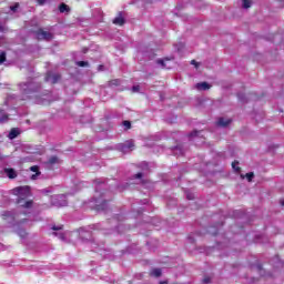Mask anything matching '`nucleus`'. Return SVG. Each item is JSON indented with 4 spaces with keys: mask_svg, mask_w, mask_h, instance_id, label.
I'll return each mask as SVG.
<instances>
[{
    "mask_svg": "<svg viewBox=\"0 0 284 284\" xmlns=\"http://www.w3.org/2000/svg\"><path fill=\"white\" fill-rule=\"evenodd\" d=\"M12 194H14V196H18L17 203L18 205H20L21 207H24L26 210H32V201H26V199H28V196H30V186H18L14 187L12 190Z\"/></svg>",
    "mask_w": 284,
    "mask_h": 284,
    "instance_id": "1",
    "label": "nucleus"
},
{
    "mask_svg": "<svg viewBox=\"0 0 284 284\" xmlns=\"http://www.w3.org/2000/svg\"><path fill=\"white\" fill-rule=\"evenodd\" d=\"M39 88H41V84L34 81L21 83L20 92L22 94V101L32 99V97H34V92H39Z\"/></svg>",
    "mask_w": 284,
    "mask_h": 284,
    "instance_id": "2",
    "label": "nucleus"
},
{
    "mask_svg": "<svg viewBox=\"0 0 284 284\" xmlns=\"http://www.w3.org/2000/svg\"><path fill=\"white\" fill-rule=\"evenodd\" d=\"M51 204L54 207H65L68 205V197L63 194L51 196Z\"/></svg>",
    "mask_w": 284,
    "mask_h": 284,
    "instance_id": "3",
    "label": "nucleus"
},
{
    "mask_svg": "<svg viewBox=\"0 0 284 284\" xmlns=\"http://www.w3.org/2000/svg\"><path fill=\"white\" fill-rule=\"evenodd\" d=\"M119 150L123 154H128V152H132V150H134V141L129 140L122 144H119Z\"/></svg>",
    "mask_w": 284,
    "mask_h": 284,
    "instance_id": "4",
    "label": "nucleus"
},
{
    "mask_svg": "<svg viewBox=\"0 0 284 284\" xmlns=\"http://www.w3.org/2000/svg\"><path fill=\"white\" fill-rule=\"evenodd\" d=\"M2 219L9 223V227H12V225H14L17 215L12 211H6L2 213Z\"/></svg>",
    "mask_w": 284,
    "mask_h": 284,
    "instance_id": "5",
    "label": "nucleus"
},
{
    "mask_svg": "<svg viewBox=\"0 0 284 284\" xmlns=\"http://www.w3.org/2000/svg\"><path fill=\"white\" fill-rule=\"evenodd\" d=\"M61 79V75L59 73H53V72H48L44 81H47V83H59V80Z\"/></svg>",
    "mask_w": 284,
    "mask_h": 284,
    "instance_id": "6",
    "label": "nucleus"
},
{
    "mask_svg": "<svg viewBox=\"0 0 284 284\" xmlns=\"http://www.w3.org/2000/svg\"><path fill=\"white\" fill-rule=\"evenodd\" d=\"M37 39L50 41V39H52V33L44 31L43 29H40L37 31Z\"/></svg>",
    "mask_w": 284,
    "mask_h": 284,
    "instance_id": "7",
    "label": "nucleus"
},
{
    "mask_svg": "<svg viewBox=\"0 0 284 284\" xmlns=\"http://www.w3.org/2000/svg\"><path fill=\"white\" fill-rule=\"evenodd\" d=\"M232 123L231 119L220 118L216 122L217 128H227Z\"/></svg>",
    "mask_w": 284,
    "mask_h": 284,
    "instance_id": "8",
    "label": "nucleus"
},
{
    "mask_svg": "<svg viewBox=\"0 0 284 284\" xmlns=\"http://www.w3.org/2000/svg\"><path fill=\"white\" fill-rule=\"evenodd\" d=\"M80 236L84 241H88L92 236V233L90 231H87L85 229H80Z\"/></svg>",
    "mask_w": 284,
    "mask_h": 284,
    "instance_id": "9",
    "label": "nucleus"
},
{
    "mask_svg": "<svg viewBox=\"0 0 284 284\" xmlns=\"http://www.w3.org/2000/svg\"><path fill=\"white\" fill-rule=\"evenodd\" d=\"M4 174L8 179H17V171L14 169H4Z\"/></svg>",
    "mask_w": 284,
    "mask_h": 284,
    "instance_id": "10",
    "label": "nucleus"
},
{
    "mask_svg": "<svg viewBox=\"0 0 284 284\" xmlns=\"http://www.w3.org/2000/svg\"><path fill=\"white\" fill-rule=\"evenodd\" d=\"M19 134H21V132L19 131V129H12V130L9 132L8 138L12 141V140L17 139Z\"/></svg>",
    "mask_w": 284,
    "mask_h": 284,
    "instance_id": "11",
    "label": "nucleus"
},
{
    "mask_svg": "<svg viewBox=\"0 0 284 284\" xmlns=\"http://www.w3.org/2000/svg\"><path fill=\"white\" fill-rule=\"evenodd\" d=\"M168 63H170V59L158 60V65H161V68H166V70H170L171 67Z\"/></svg>",
    "mask_w": 284,
    "mask_h": 284,
    "instance_id": "12",
    "label": "nucleus"
},
{
    "mask_svg": "<svg viewBox=\"0 0 284 284\" xmlns=\"http://www.w3.org/2000/svg\"><path fill=\"white\" fill-rule=\"evenodd\" d=\"M114 26H123L125 23V19H123V16L120 14L113 20Z\"/></svg>",
    "mask_w": 284,
    "mask_h": 284,
    "instance_id": "13",
    "label": "nucleus"
},
{
    "mask_svg": "<svg viewBox=\"0 0 284 284\" xmlns=\"http://www.w3.org/2000/svg\"><path fill=\"white\" fill-rule=\"evenodd\" d=\"M195 88L196 90H210V84L207 82H200Z\"/></svg>",
    "mask_w": 284,
    "mask_h": 284,
    "instance_id": "14",
    "label": "nucleus"
},
{
    "mask_svg": "<svg viewBox=\"0 0 284 284\" xmlns=\"http://www.w3.org/2000/svg\"><path fill=\"white\" fill-rule=\"evenodd\" d=\"M0 123H8V113L0 109Z\"/></svg>",
    "mask_w": 284,
    "mask_h": 284,
    "instance_id": "15",
    "label": "nucleus"
},
{
    "mask_svg": "<svg viewBox=\"0 0 284 284\" xmlns=\"http://www.w3.org/2000/svg\"><path fill=\"white\" fill-rule=\"evenodd\" d=\"M30 170H31V172H36V174L31 175V180L37 181V176H39V174H41L39 172V166H31Z\"/></svg>",
    "mask_w": 284,
    "mask_h": 284,
    "instance_id": "16",
    "label": "nucleus"
},
{
    "mask_svg": "<svg viewBox=\"0 0 284 284\" xmlns=\"http://www.w3.org/2000/svg\"><path fill=\"white\" fill-rule=\"evenodd\" d=\"M161 274H162L161 268H153L151 271V276H154L155 278H159V276H161Z\"/></svg>",
    "mask_w": 284,
    "mask_h": 284,
    "instance_id": "17",
    "label": "nucleus"
},
{
    "mask_svg": "<svg viewBox=\"0 0 284 284\" xmlns=\"http://www.w3.org/2000/svg\"><path fill=\"white\" fill-rule=\"evenodd\" d=\"M60 161H59V158L57 156H51L49 159V165H59Z\"/></svg>",
    "mask_w": 284,
    "mask_h": 284,
    "instance_id": "18",
    "label": "nucleus"
},
{
    "mask_svg": "<svg viewBox=\"0 0 284 284\" xmlns=\"http://www.w3.org/2000/svg\"><path fill=\"white\" fill-rule=\"evenodd\" d=\"M59 11L60 12H70V7H68V4H65V3H62V4H60V7H59Z\"/></svg>",
    "mask_w": 284,
    "mask_h": 284,
    "instance_id": "19",
    "label": "nucleus"
},
{
    "mask_svg": "<svg viewBox=\"0 0 284 284\" xmlns=\"http://www.w3.org/2000/svg\"><path fill=\"white\" fill-rule=\"evenodd\" d=\"M243 2V8L247 9V8H252V1L251 0H242Z\"/></svg>",
    "mask_w": 284,
    "mask_h": 284,
    "instance_id": "20",
    "label": "nucleus"
},
{
    "mask_svg": "<svg viewBox=\"0 0 284 284\" xmlns=\"http://www.w3.org/2000/svg\"><path fill=\"white\" fill-rule=\"evenodd\" d=\"M232 168H233V170H235V172H241V168H239V162L237 161H234L232 163Z\"/></svg>",
    "mask_w": 284,
    "mask_h": 284,
    "instance_id": "21",
    "label": "nucleus"
},
{
    "mask_svg": "<svg viewBox=\"0 0 284 284\" xmlns=\"http://www.w3.org/2000/svg\"><path fill=\"white\" fill-rule=\"evenodd\" d=\"M54 236H58L60 239V241H65V234H63L62 232L60 233H53Z\"/></svg>",
    "mask_w": 284,
    "mask_h": 284,
    "instance_id": "22",
    "label": "nucleus"
},
{
    "mask_svg": "<svg viewBox=\"0 0 284 284\" xmlns=\"http://www.w3.org/2000/svg\"><path fill=\"white\" fill-rule=\"evenodd\" d=\"M11 12H17L19 10V2H16L13 6L10 7Z\"/></svg>",
    "mask_w": 284,
    "mask_h": 284,
    "instance_id": "23",
    "label": "nucleus"
},
{
    "mask_svg": "<svg viewBox=\"0 0 284 284\" xmlns=\"http://www.w3.org/2000/svg\"><path fill=\"white\" fill-rule=\"evenodd\" d=\"M2 63H6V52H1V53H0V65H1Z\"/></svg>",
    "mask_w": 284,
    "mask_h": 284,
    "instance_id": "24",
    "label": "nucleus"
},
{
    "mask_svg": "<svg viewBox=\"0 0 284 284\" xmlns=\"http://www.w3.org/2000/svg\"><path fill=\"white\" fill-rule=\"evenodd\" d=\"M77 65H79V68H85V67H88V62L87 61H78Z\"/></svg>",
    "mask_w": 284,
    "mask_h": 284,
    "instance_id": "25",
    "label": "nucleus"
},
{
    "mask_svg": "<svg viewBox=\"0 0 284 284\" xmlns=\"http://www.w3.org/2000/svg\"><path fill=\"white\" fill-rule=\"evenodd\" d=\"M108 207V201H103L101 205H98V210H105Z\"/></svg>",
    "mask_w": 284,
    "mask_h": 284,
    "instance_id": "26",
    "label": "nucleus"
},
{
    "mask_svg": "<svg viewBox=\"0 0 284 284\" xmlns=\"http://www.w3.org/2000/svg\"><path fill=\"white\" fill-rule=\"evenodd\" d=\"M123 125H124L125 130H130V128H132V123L130 121H124Z\"/></svg>",
    "mask_w": 284,
    "mask_h": 284,
    "instance_id": "27",
    "label": "nucleus"
},
{
    "mask_svg": "<svg viewBox=\"0 0 284 284\" xmlns=\"http://www.w3.org/2000/svg\"><path fill=\"white\" fill-rule=\"evenodd\" d=\"M245 178L247 179L248 182H252V179H254V173H246Z\"/></svg>",
    "mask_w": 284,
    "mask_h": 284,
    "instance_id": "28",
    "label": "nucleus"
},
{
    "mask_svg": "<svg viewBox=\"0 0 284 284\" xmlns=\"http://www.w3.org/2000/svg\"><path fill=\"white\" fill-rule=\"evenodd\" d=\"M52 230H53L54 232H59V231L63 230V225H59V226L53 225V226H52Z\"/></svg>",
    "mask_w": 284,
    "mask_h": 284,
    "instance_id": "29",
    "label": "nucleus"
},
{
    "mask_svg": "<svg viewBox=\"0 0 284 284\" xmlns=\"http://www.w3.org/2000/svg\"><path fill=\"white\" fill-rule=\"evenodd\" d=\"M196 136H199V132H197V131H194V132H192V133L190 134V138H191V139H192V138L196 139Z\"/></svg>",
    "mask_w": 284,
    "mask_h": 284,
    "instance_id": "30",
    "label": "nucleus"
},
{
    "mask_svg": "<svg viewBox=\"0 0 284 284\" xmlns=\"http://www.w3.org/2000/svg\"><path fill=\"white\" fill-rule=\"evenodd\" d=\"M140 89H141V87L134 85V87L132 88V92H139Z\"/></svg>",
    "mask_w": 284,
    "mask_h": 284,
    "instance_id": "31",
    "label": "nucleus"
},
{
    "mask_svg": "<svg viewBox=\"0 0 284 284\" xmlns=\"http://www.w3.org/2000/svg\"><path fill=\"white\" fill-rule=\"evenodd\" d=\"M134 179H143V173H138L134 175Z\"/></svg>",
    "mask_w": 284,
    "mask_h": 284,
    "instance_id": "32",
    "label": "nucleus"
},
{
    "mask_svg": "<svg viewBox=\"0 0 284 284\" xmlns=\"http://www.w3.org/2000/svg\"><path fill=\"white\" fill-rule=\"evenodd\" d=\"M18 234L23 239L26 236V231H19Z\"/></svg>",
    "mask_w": 284,
    "mask_h": 284,
    "instance_id": "33",
    "label": "nucleus"
},
{
    "mask_svg": "<svg viewBox=\"0 0 284 284\" xmlns=\"http://www.w3.org/2000/svg\"><path fill=\"white\" fill-rule=\"evenodd\" d=\"M191 64H192V65H195V68H199V62H196V60H192V61H191Z\"/></svg>",
    "mask_w": 284,
    "mask_h": 284,
    "instance_id": "34",
    "label": "nucleus"
},
{
    "mask_svg": "<svg viewBox=\"0 0 284 284\" xmlns=\"http://www.w3.org/2000/svg\"><path fill=\"white\" fill-rule=\"evenodd\" d=\"M39 6H43L45 3V0H38Z\"/></svg>",
    "mask_w": 284,
    "mask_h": 284,
    "instance_id": "35",
    "label": "nucleus"
},
{
    "mask_svg": "<svg viewBox=\"0 0 284 284\" xmlns=\"http://www.w3.org/2000/svg\"><path fill=\"white\" fill-rule=\"evenodd\" d=\"M204 283L205 284L210 283V278H204Z\"/></svg>",
    "mask_w": 284,
    "mask_h": 284,
    "instance_id": "36",
    "label": "nucleus"
},
{
    "mask_svg": "<svg viewBox=\"0 0 284 284\" xmlns=\"http://www.w3.org/2000/svg\"><path fill=\"white\" fill-rule=\"evenodd\" d=\"M12 99V97H9L8 98V100H7V102H6V104L8 105V101H10Z\"/></svg>",
    "mask_w": 284,
    "mask_h": 284,
    "instance_id": "37",
    "label": "nucleus"
},
{
    "mask_svg": "<svg viewBox=\"0 0 284 284\" xmlns=\"http://www.w3.org/2000/svg\"><path fill=\"white\" fill-rule=\"evenodd\" d=\"M160 284H168V281H162L160 282Z\"/></svg>",
    "mask_w": 284,
    "mask_h": 284,
    "instance_id": "38",
    "label": "nucleus"
},
{
    "mask_svg": "<svg viewBox=\"0 0 284 284\" xmlns=\"http://www.w3.org/2000/svg\"><path fill=\"white\" fill-rule=\"evenodd\" d=\"M0 32H3V27L0 24Z\"/></svg>",
    "mask_w": 284,
    "mask_h": 284,
    "instance_id": "39",
    "label": "nucleus"
},
{
    "mask_svg": "<svg viewBox=\"0 0 284 284\" xmlns=\"http://www.w3.org/2000/svg\"><path fill=\"white\" fill-rule=\"evenodd\" d=\"M281 205H283V206H284V200H282V201H281Z\"/></svg>",
    "mask_w": 284,
    "mask_h": 284,
    "instance_id": "40",
    "label": "nucleus"
},
{
    "mask_svg": "<svg viewBox=\"0 0 284 284\" xmlns=\"http://www.w3.org/2000/svg\"><path fill=\"white\" fill-rule=\"evenodd\" d=\"M187 199H190V200H191V199H192V196L187 195Z\"/></svg>",
    "mask_w": 284,
    "mask_h": 284,
    "instance_id": "41",
    "label": "nucleus"
},
{
    "mask_svg": "<svg viewBox=\"0 0 284 284\" xmlns=\"http://www.w3.org/2000/svg\"><path fill=\"white\" fill-rule=\"evenodd\" d=\"M146 3L150 2V0H144Z\"/></svg>",
    "mask_w": 284,
    "mask_h": 284,
    "instance_id": "42",
    "label": "nucleus"
},
{
    "mask_svg": "<svg viewBox=\"0 0 284 284\" xmlns=\"http://www.w3.org/2000/svg\"><path fill=\"white\" fill-rule=\"evenodd\" d=\"M36 103H41V101H36Z\"/></svg>",
    "mask_w": 284,
    "mask_h": 284,
    "instance_id": "43",
    "label": "nucleus"
},
{
    "mask_svg": "<svg viewBox=\"0 0 284 284\" xmlns=\"http://www.w3.org/2000/svg\"><path fill=\"white\" fill-rule=\"evenodd\" d=\"M43 192H48L47 190H43Z\"/></svg>",
    "mask_w": 284,
    "mask_h": 284,
    "instance_id": "44",
    "label": "nucleus"
}]
</instances>
